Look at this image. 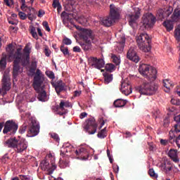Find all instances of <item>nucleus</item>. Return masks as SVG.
I'll return each instance as SVG.
<instances>
[{
	"instance_id": "nucleus-17",
	"label": "nucleus",
	"mask_w": 180,
	"mask_h": 180,
	"mask_svg": "<svg viewBox=\"0 0 180 180\" xmlns=\"http://www.w3.org/2000/svg\"><path fill=\"white\" fill-rule=\"evenodd\" d=\"M174 11V8L171 6H169L165 10L160 9L158 12V19L160 20H162V19H165V18H168L171 13H172V11Z\"/></svg>"
},
{
	"instance_id": "nucleus-7",
	"label": "nucleus",
	"mask_w": 180,
	"mask_h": 180,
	"mask_svg": "<svg viewBox=\"0 0 180 180\" xmlns=\"http://www.w3.org/2000/svg\"><path fill=\"white\" fill-rule=\"evenodd\" d=\"M158 89V86L151 82H143V84L136 88L141 95H154Z\"/></svg>"
},
{
	"instance_id": "nucleus-59",
	"label": "nucleus",
	"mask_w": 180,
	"mask_h": 180,
	"mask_svg": "<svg viewBox=\"0 0 180 180\" xmlns=\"http://www.w3.org/2000/svg\"><path fill=\"white\" fill-rule=\"evenodd\" d=\"M73 51L75 53H81V48L79 46H75L73 47Z\"/></svg>"
},
{
	"instance_id": "nucleus-53",
	"label": "nucleus",
	"mask_w": 180,
	"mask_h": 180,
	"mask_svg": "<svg viewBox=\"0 0 180 180\" xmlns=\"http://www.w3.org/2000/svg\"><path fill=\"white\" fill-rule=\"evenodd\" d=\"M37 69H34L33 68H30V73L31 74V75H34V77H36V74L37 72V70L36 71Z\"/></svg>"
},
{
	"instance_id": "nucleus-39",
	"label": "nucleus",
	"mask_w": 180,
	"mask_h": 180,
	"mask_svg": "<svg viewBox=\"0 0 180 180\" xmlns=\"http://www.w3.org/2000/svg\"><path fill=\"white\" fill-rule=\"evenodd\" d=\"M30 33H31L32 37L37 40V39H39V36L37 35V32H36V27L33 26H30Z\"/></svg>"
},
{
	"instance_id": "nucleus-22",
	"label": "nucleus",
	"mask_w": 180,
	"mask_h": 180,
	"mask_svg": "<svg viewBox=\"0 0 180 180\" xmlns=\"http://www.w3.org/2000/svg\"><path fill=\"white\" fill-rule=\"evenodd\" d=\"M75 153L76 155L81 157L82 160H88V158H89V153H88V150L84 148H79L78 150H75Z\"/></svg>"
},
{
	"instance_id": "nucleus-13",
	"label": "nucleus",
	"mask_w": 180,
	"mask_h": 180,
	"mask_svg": "<svg viewBox=\"0 0 180 180\" xmlns=\"http://www.w3.org/2000/svg\"><path fill=\"white\" fill-rule=\"evenodd\" d=\"M21 4V10L24 12H28L27 18L29 20L32 21L33 19H36V10L34 8L26 6V1Z\"/></svg>"
},
{
	"instance_id": "nucleus-21",
	"label": "nucleus",
	"mask_w": 180,
	"mask_h": 180,
	"mask_svg": "<svg viewBox=\"0 0 180 180\" xmlns=\"http://www.w3.org/2000/svg\"><path fill=\"white\" fill-rule=\"evenodd\" d=\"M121 91L124 95H130V94H131V86H130L129 82L124 81L122 82Z\"/></svg>"
},
{
	"instance_id": "nucleus-11",
	"label": "nucleus",
	"mask_w": 180,
	"mask_h": 180,
	"mask_svg": "<svg viewBox=\"0 0 180 180\" xmlns=\"http://www.w3.org/2000/svg\"><path fill=\"white\" fill-rule=\"evenodd\" d=\"M40 133V124L36 120H31V124L28 129L29 137H34Z\"/></svg>"
},
{
	"instance_id": "nucleus-50",
	"label": "nucleus",
	"mask_w": 180,
	"mask_h": 180,
	"mask_svg": "<svg viewBox=\"0 0 180 180\" xmlns=\"http://www.w3.org/2000/svg\"><path fill=\"white\" fill-rule=\"evenodd\" d=\"M26 129H27V124H22V126H21L19 129V133H20L21 134H23V133L26 131Z\"/></svg>"
},
{
	"instance_id": "nucleus-40",
	"label": "nucleus",
	"mask_w": 180,
	"mask_h": 180,
	"mask_svg": "<svg viewBox=\"0 0 180 180\" xmlns=\"http://www.w3.org/2000/svg\"><path fill=\"white\" fill-rule=\"evenodd\" d=\"M111 58L115 65H119V64H120V56H117L115 54H112Z\"/></svg>"
},
{
	"instance_id": "nucleus-61",
	"label": "nucleus",
	"mask_w": 180,
	"mask_h": 180,
	"mask_svg": "<svg viewBox=\"0 0 180 180\" xmlns=\"http://www.w3.org/2000/svg\"><path fill=\"white\" fill-rule=\"evenodd\" d=\"M100 122H101V125L99 127V129H101L105 125V121L103 120L102 118H100Z\"/></svg>"
},
{
	"instance_id": "nucleus-44",
	"label": "nucleus",
	"mask_w": 180,
	"mask_h": 180,
	"mask_svg": "<svg viewBox=\"0 0 180 180\" xmlns=\"http://www.w3.org/2000/svg\"><path fill=\"white\" fill-rule=\"evenodd\" d=\"M45 74L48 78H50V79H54V78H56V76L54 75V72L53 71L46 70Z\"/></svg>"
},
{
	"instance_id": "nucleus-43",
	"label": "nucleus",
	"mask_w": 180,
	"mask_h": 180,
	"mask_svg": "<svg viewBox=\"0 0 180 180\" xmlns=\"http://www.w3.org/2000/svg\"><path fill=\"white\" fill-rule=\"evenodd\" d=\"M105 70L109 72H112L115 70V65L112 63H108L105 65Z\"/></svg>"
},
{
	"instance_id": "nucleus-3",
	"label": "nucleus",
	"mask_w": 180,
	"mask_h": 180,
	"mask_svg": "<svg viewBox=\"0 0 180 180\" xmlns=\"http://www.w3.org/2000/svg\"><path fill=\"white\" fill-rule=\"evenodd\" d=\"M45 81L44 75L39 69L37 70V73L34 76L32 86L38 94L37 99L41 102H46L47 101V93L43 90V84Z\"/></svg>"
},
{
	"instance_id": "nucleus-42",
	"label": "nucleus",
	"mask_w": 180,
	"mask_h": 180,
	"mask_svg": "<svg viewBox=\"0 0 180 180\" xmlns=\"http://www.w3.org/2000/svg\"><path fill=\"white\" fill-rule=\"evenodd\" d=\"M148 175H150V176H151V178H153L154 179H157L158 178V174L155 173L154 169H150L148 170Z\"/></svg>"
},
{
	"instance_id": "nucleus-47",
	"label": "nucleus",
	"mask_w": 180,
	"mask_h": 180,
	"mask_svg": "<svg viewBox=\"0 0 180 180\" xmlns=\"http://www.w3.org/2000/svg\"><path fill=\"white\" fill-rule=\"evenodd\" d=\"M170 102L172 105H176V106H180V99L177 98H172Z\"/></svg>"
},
{
	"instance_id": "nucleus-64",
	"label": "nucleus",
	"mask_w": 180,
	"mask_h": 180,
	"mask_svg": "<svg viewBox=\"0 0 180 180\" xmlns=\"http://www.w3.org/2000/svg\"><path fill=\"white\" fill-rule=\"evenodd\" d=\"M113 169H114L115 172H119V166H117V165L113 166Z\"/></svg>"
},
{
	"instance_id": "nucleus-55",
	"label": "nucleus",
	"mask_w": 180,
	"mask_h": 180,
	"mask_svg": "<svg viewBox=\"0 0 180 180\" xmlns=\"http://www.w3.org/2000/svg\"><path fill=\"white\" fill-rule=\"evenodd\" d=\"M169 143L168 139H160V144L162 146H168Z\"/></svg>"
},
{
	"instance_id": "nucleus-32",
	"label": "nucleus",
	"mask_w": 180,
	"mask_h": 180,
	"mask_svg": "<svg viewBox=\"0 0 180 180\" xmlns=\"http://www.w3.org/2000/svg\"><path fill=\"white\" fill-rule=\"evenodd\" d=\"M105 84H109L113 81V75L105 72L103 74Z\"/></svg>"
},
{
	"instance_id": "nucleus-38",
	"label": "nucleus",
	"mask_w": 180,
	"mask_h": 180,
	"mask_svg": "<svg viewBox=\"0 0 180 180\" xmlns=\"http://www.w3.org/2000/svg\"><path fill=\"white\" fill-rule=\"evenodd\" d=\"M60 168H67V167H70V161L68 160L65 159H60Z\"/></svg>"
},
{
	"instance_id": "nucleus-24",
	"label": "nucleus",
	"mask_w": 180,
	"mask_h": 180,
	"mask_svg": "<svg viewBox=\"0 0 180 180\" xmlns=\"http://www.w3.org/2000/svg\"><path fill=\"white\" fill-rule=\"evenodd\" d=\"M115 22V21L110 16L105 17L101 20L102 25L107 27H110V26H112V25H113Z\"/></svg>"
},
{
	"instance_id": "nucleus-18",
	"label": "nucleus",
	"mask_w": 180,
	"mask_h": 180,
	"mask_svg": "<svg viewBox=\"0 0 180 180\" xmlns=\"http://www.w3.org/2000/svg\"><path fill=\"white\" fill-rule=\"evenodd\" d=\"M89 60L93 63L91 64L92 67L97 68V70H101V68H103V67H105V60L102 58L98 59V58L91 57Z\"/></svg>"
},
{
	"instance_id": "nucleus-23",
	"label": "nucleus",
	"mask_w": 180,
	"mask_h": 180,
	"mask_svg": "<svg viewBox=\"0 0 180 180\" xmlns=\"http://www.w3.org/2000/svg\"><path fill=\"white\" fill-rule=\"evenodd\" d=\"M79 44L84 51H89V50L92 49V42L91 41V39L83 40V41L79 42Z\"/></svg>"
},
{
	"instance_id": "nucleus-49",
	"label": "nucleus",
	"mask_w": 180,
	"mask_h": 180,
	"mask_svg": "<svg viewBox=\"0 0 180 180\" xmlns=\"http://www.w3.org/2000/svg\"><path fill=\"white\" fill-rule=\"evenodd\" d=\"M63 44H65V46H70L72 44V41H71V39H70L69 38L65 37L63 39Z\"/></svg>"
},
{
	"instance_id": "nucleus-62",
	"label": "nucleus",
	"mask_w": 180,
	"mask_h": 180,
	"mask_svg": "<svg viewBox=\"0 0 180 180\" xmlns=\"http://www.w3.org/2000/svg\"><path fill=\"white\" fill-rule=\"evenodd\" d=\"M88 114L86 112H82L79 115L80 119H84V117H86Z\"/></svg>"
},
{
	"instance_id": "nucleus-37",
	"label": "nucleus",
	"mask_w": 180,
	"mask_h": 180,
	"mask_svg": "<svg viewBox=\"0 0 180 180\" xmlns=\"http://www.w3.org/2000/svg\"><path fill=\"white\" fill-rule=\"evenodd\" d=\"M60 51L63 53V56H70V51H68V47L65 46L64 44H62L60 47Z\"/></svg>"
},
{
	"instance_id": "nucleus-15",
	"label": "nucleus",
	"mask_w": 180,
	"mask_h": 180,
	"mask_svg": "<svg viewBox=\"0 0 180 180\" xmlns=\"http://www.w3.org/2000/svg\"><path fill=\"white\" fill-rule=\"evenodd\" d=\"M140 18V8H135L134 13L129 15V23L131 27H136L137 26V19Z\"/></svg>"
},
{
	"instance_id": "nucleus-26",
	"label": "nucleus",
	"mask_w": 180,
	"mask_h": 180,
	"mask_svg": "<svg viewBox=\"0 0 180 180\" xmlns=\"http://www.w3.org/2000/svg\"><path fill=\"white\" fill-rule=\"evenodd\" d=\"M72 151V146L70 143H67L63 146V149L60 150V155L64 157L65 155V153H71Z\"/></svg>"
},
{
	"instance_id": "nucleus-31",
	"label": "nucleus",
	"mask_w": 180,
	"mask_h": 180,
	"mask_svg": "<svg viewBox=\"0 0 180 180\" xmlns=\"http://www.w3.org/2000/svg\"><path fill=\"white\" fill-rule=\"evenodd\" d=\"M163 26L167 29V32H171L174 29V21L166 20L163 22Z\"/></svg>"
},
{
	"instance_id": "nucleus-56",
	"label": "nucleus",
	"mask_w": 180,
	"mask_h": 180,
	"mask_svg": "<svg viewBox=\"0 0 180 180\" xmlns=\"http://www.w3.org/2000/svg\"><path fill=\"white\" fill-rule=\"evenodd\" d=\"M31 68H34L35 70H37V62L36 60H34L31 63Z\"/></svg>"
},
{
	"instance_id": "nucleus-29",
	"label": "nucleus",
	"mask_w": 180,
	"mask_h": 180,
	"mask_svg": "<svg viewBox=\"0 0 180 180\" xmlns=\"http://www.w3.org/2000/svg\"><path fill=\"white\" fill-rule=\"evenodd\" d=\"M126 103H127V101L123 100V99H117L114 101V106L115 108H123V106L126 105Z\"/></svg>"
},
{
	"instance_id": "nucleus-2",
	"label": "nucleus",
	"mask_w": 180,
	"mask_h": 180,
	"mask_svg": "<svg viewBox=\"0 0 180 180\" xmlns=\"http://www.w3.org/2000/svg\"><path fill=\"white\" fill-rule=\"evenodd\" d=\"M179 152L178 150L171 148L167 152V157L169 158V160L167 159L165 162L162 165V168L163 172L167 175V176H170V178H174L175 174V169H174V164H179Z\"/></svg>"
},
{
	"instance_id": "nucleus-30",
	"label": "nucleus",
	"mask_w": 180,
	"mask_h": 180,
	"mask_svg": "<svg viewBox=\"0 0 180 180\" xmlns=\"http://www.w3.org/2000/svg\"><path fill=\"white\" fill-rule=\"evenodd\" d=\"M2 58L0 60V68H1V70H5V68H6V58H8V57H9L8 56V52H7V55L5 53L2 54Z\"/></svg>"
},
{
	"instance_id": "nucleus-33",
	"label": "nucleus",
	"mask_w": 180,
	"mask_h": 180,
	"mask_svg": "<svg viewBox=\"0 0 180 180\" xmlns=\"http://www.w3.org/2000/svg\"><path fill=\"white\" fill-rule=\"evenodd\" d=\"M169 139L167 141L170 143V144H174L176 142V138H175V133H174V129H172L169 132Z\"/></svg>"
},
{
	"instance_id": "nucleus-60",
	"label": "nucleus",
	"mask_w": 180,
	"mask_h": 180,
	"mask_svg": "<svg viewBox=\"0 0 180 180\" xmlns=\"http://www.w3.org/2000/svg\"><path fill=\"white\" fill-rule=\"evenodd\" d=\"M44 54L46 57H50V51H49V48L44 49Z\"/></svg>"
},
{
	"instance_id": "nucleus-28",
	"label": "nucleus",
	"mask_w": 180,
	"mask_h": 180,
	"mask_svg": "<svg viewBox=\"0 0 180 180\" xmlns=\"http://www.w3.org/2000/svg\"><path fill=\"white\" fill-rule=\"evenodd\" d=\"M70 106H71V104H70V102L61 100L59 105H56V110H58L60 109L62 110H64V108H70Z\"/></svg>"
},
{
	"instance_id": "nucleus-14",
	"label": "nucleus",
	"mask_w": 180,
	"mask_h": 180,
	"mask_svg": "<svg viewBox=\"0 0 180 180\" xmlns=\"http://www.w3.org/2000/svg\"><path fill=\"white\" fill-rule=\"evenodd\" d=\"M127 58L128 60L133 61L134 63H139L140 61V56L137 54V51H136V48L131 47L127 53Z\"/></svg>"
},
{
	"instance_id": "nucleus-4",
	"label": "nucleus",
	"mask_w": 180,
	"mask_h": 180,
	"mask_svg": "<svg viewBox=\"0 0 180 180\" xmlns=\"http://www.w3.org/2000/svg\"><path fill=\"white\" fill-rule=\"evenodd\" d=\"M4 146L8 148H13L15 153L19 154L27 150V141L25 139L18 140L15 137L8 139L4 142Z\"/></svg>"
},
{
	"instance_id": "nucleus-41",
	"label": "nucleus",
	"mask_w": 180,
	"mask_h": 180,
	"mask_svg": "<svg viewBox=\"0 0 180 180\" xmlns=\"http://www.w3.org/2000/svg\"><path fill=\"white\" fill-rule=\"evenodd\" d=\"M163 85H164L165 88H166V89L167 90V91L165 90L166 92H169L171 86H172V84H171V83H169V80H168V79L163 81Z\"/></svg>"
},
{
	"instance_id": "nucleus-20",
	"label": "nucleus",
	"mask_w": 180,
	"mask_h": 180,
	"mask_svg": "<svg viewBox=\"0 0 180 180\" xmlns=\"http://www.w3.org/2000/svg\"><path fill=\"white\" fill-rule=\"evenodd\" d=\"M1 82L4 91H9L11 89V78L8 73L4 72Z\"/></svg>"
},
{
	"instance_id": "nucleus-58",
	"label": "nucleus",
	"mask_w": 180,
	"mask_h": 180,
	"mask_svg": "<svg viewBox=\"0 0 180 180\" xmlns=\"http://www.w3.org/2000/svg\"><path fill=\"white\" fill-rule=\"evenodd\" d=\"M174 122H176L177 124H180V114L175 115L174 117Z\"/></svg>"
},
{
	"instance_id": "nucleus-6",
	"label": "nucleus",
	"mask_w": 180,
	"mask_h": 180,
	"mask_svg": "<svg viewBox=\"0 0 180 180\" xmlns=\"http://www.w3.org/2000/svg\"><path fill=\"white\" fill-rule=\"evenodd\" d=\"M139 48L144 53H149L151 51V38L147 33H141L137 39Z\"/></svg>"
},
{
	"instance_id": "nucleus-34",
	"label": "nucleus",
	"mask_w": 180,
	"mask_h": 180,
	"mask_svg": "<svg viewBox=\"0 0 180 180\" xmlns=\"http://www.w3.org/2000/svg\"><path fill=\"white\" fill-rule=\"evenodd\" d=\"M50 163L47 160H42L40 163V167L43 171L50 169Z\"/></svg>"
},
{
	"instance_id": "nucleus-25",
	"label": "nucleus",
	"mask_w": 180,
	"mask_h": 180,
	"mask_svg": "<svg viewBox=\"0 0 180 180\" xmlns=\"http://www.w3.org/2000/svg\"><path fill=\"white\" fill-rule=\"evenodd\" d=\"M119 42H120V46H118L116 50L117 51H118V53H122L124 49V44L126 43V37H124V36L122 35L120 38Z\"/></svg>"
},
{
	"instance_id": "nucleus-45",
	"label": "nucleus",
	"mask_w": 180,
	"mask_h": 180,
	"mask_svg": "<svg viewBox=\"0 0 180 180\" xmlns=\"http://www.w3.org/2000/svg\"><path fill=\"white\" fill-rule=\"evenodd\" d=\"M169 123H171L169 117H165L163 120V127H169Z\"/></svg>"
},
{
	"instance_id": "nucleus-1",
	"label": "nucleus",
	"mask_w": 180,
	"mask_h": 180,
	"mask_svg": "<svg viewBox=\"0 0 180 180\" xmlns=\"http://www.w3.org/2000/svg\"><path fill=\"white\" fill-rule=\"evenodd\" d=\"M6 51L8 52V58H14L13 65V76L18 77V74H19V70H20V64L22 67H26V65H29L30 63V52L32 51V48L30 45L26 44L24 49L18 48L16 51L12 46V44H8L6 48Z\"/></svg>"
},
{
	"instance_id": "nucleus-54",
	"label": "nucleus",
	"mask_w": 180,
	"mask_h": 180,
	"mask_svg": "<svg viewBox=\"0 0 180 180\" xmlns=\"http://www.w3.org/2000/svg\"><path fill=\"white\" fill-rule=\"evenodd\" d=\"M4 3L7 6H12L13 5V0H4Z\"/></svg>"
},
{
	"instance_id": "nucleus-46",
	"label": "nucleus",
	"mask_w": 180,
	"mask_h": 180,
	"mask_svg": "<svg viewBox=\"0 0 180 180\" xmlns=\"http://www.w3.org/2000/svg\"><path fill=\"white\" fill-rule=\"evenodd\" d=\"M53 7L58 8V12H60V9H61V4H60V1L58 0H53Z\"/></svg>"
},
{
	"instance_id": "nucleus-5",
	"label": "nucleus",
	"mask_w": 180,
	"mask_h": 180,
	"mask_svg": "<svg viewBox=\"0 0 180 180\" xmlns=\"http://www.w3.org/2000/svg\"><path fill=\"white\" fill-rule=\"evenodd\" d=\"M139 71L150 82H153V81L157 79V69L151 67L150 65H141L139 68Z\"/></svg>"
},
{
	"instance_id": "nucleus-16",
	"label": "nucleus",
	"mask_w": 180,
	"mask_h": 180,
	"mask_svg": "<svg viewBox=\"0 0 180 180\" xmlns=\"http://www.w3.org/2000/svg\"><path fill=\"white\" fill-rule=\"evenodd\" d=\"M110 18H111L115 22L120 18V8L116 7L113 4L110 5Z\"/></svg>"
},
{
	"instance_id": "nucleus-48",
	"label": "nucleus",
	"mask_w": 180,
	"mask_h": 180,
	"mask_svg": "<svg viewBox=\"0 0 180 180\" xmlns=\"http://www.w3.org/2000/svg\"><path fill=\"white\" fill-rule=\"evenodd\" d=\"M173 130V133H180V124H176L174 126V128L172 129Z\"/></svg>"
},
{
	"instance_id": "nucleus-8",
	"label": "nucleus",
	"mask_w": 180,
	"mask_h": 180,
	"mask_svg": "<svg viewBox=\"0 0 180 180\" xmlns=\"http://www.w3.org/2000/svg\"><path fill=\"white\" fill-rule=\"evenodd\" d=\"M18 129H19V125L13 120H7L6 122H4L3 134L15 136L16 131H18Z\"/></svg>"
},
{
	"instance_id": "nucleus-35",
	"label": "nucleus",
	"mask_w": 180,
	"mask_h": 180,
	"mask_svg": "<svg viewBox=\"0 0 180 180\" xmlns=\"http://www.w3.org/2000/svg\"><path fill=\"white\" fill-rule=\"evenodd\" d=\"M77 22L82 25L83 26H86V23H88V18H85V16L82 15L80 17H78Z\"/></svg>"
},
{
	"instance_id": "nucleus-36",
	"label": "nucleus",
	"mask_w": 180,
	"mask_h": 180,
	"mask_svg": "<svg viewBox=\"0 0 180 180\" xmlns=\"http://www.w3.org/2000/svg\"><path fill=\"white\" fill-rule=\"evenodd\" d=\"M107 136L108 133L106 132V127L98 131L97 134V137H98V139H105Z\"/></svg>"
},
{
	"instance_id": "nucleus-12",
	"label": "nucleus",
	"mask_w": 180,
	"mask_h": 180,
	"mask_svg": "<svg viewBox=\"0 0 180 180\" xmlns=\"http://www.w3.org/2000/svg\"><path fill=\"white\" fill-rule=\"evenodd\" d=\"M79 36L81 40H92L93 43H95V35L90 29L81 28Z\"/></svg>"
},
{
	"instance_id": "nucleus-19",
	"label": "nucleus",
	"mask_w": 180,
	"mask_h": 180,
	"mask_svg": "<svg viewBox=\"0 0 180 180\" xmlns=\"http://www.w3.org/2000/svg\"><path fill=\"white\" fill-rule=\"evenodd\" d=\"M51 85L55 88L56 92L58 95H60L63 91L65 90V84L63 82V80H58L56 82H51Z\"/></svg>"
},
{
	"instance_id": "nucleus-9",
	"label": "nucleus",
	"mask_w": 180,
	"mask_h": 180,
	"mask_svg": "<svg viewBox=\"0 0 180 180\" xmlns=\"http://www.w3.org/2000/svg\"><path fill=\"white\" fill-rule=\"evenodd\" d=\"M86 123L84 127L85 131H87L89 134H95L98 129V123H96L95 118H89L86 121Z\"/></svg>"
},
{
	"instance_id": "nucleus-52",
	"label": "nucleus",
	"mask_w": 180,
	"mask_h": 180,
	"mask_svg": "<svg viewBox=\"0 0 180 180\" xmlns=\"http://www.w3.org/2000/svg\"><path fill=\"white\" fill-rule=\"evenodd\" d=\"M18 16H20V18L22 20H25V19L27 18V15H26V13L22 12V11H20L18 13Z\"/></svg>"
},
{
	"instance_id": "nucleus-10",
	"label": "nucleus",
	"mask_w": 180,
	"mask_h": 180,
	"mask_svg": "<svg viewBox=\"0 0 180 180\" xmlns=\"http://www.w3.org/2000/svg\"><path fill=\"white\" fill-rule=\"evenodd\" d=\"M142 19V26L145 29H151L155 23V17L153 15V13H146L143 16Z\"/></svg>"
},
{
	"instance_id": "nucleus-57",
	"label": "nucleus",
	"mask_w": 180,
	"mask_h": 180,
	"mask_svg": "<svg viewBox=\"0 0 180 180\" xmlns=\"http://www.w3.org/2000/svg\"><path fill=\"white\" fill-rule=\"evenodd\" d=\"M148 148H149L150 151H153L154 150L155 146H154V143L153 142L148 143Z\"/></svg>"
},
{
	"instance_id": "nucleus-51",
	"label": "nucleus",
	"mask_w": 180,
	"mask_h": 180,
	"mask_svg": "<svg viewBox=\"0 0 180 180\" xmlns=\"http://www.w3.org/2000/svg\"><path fill=\"white\" fill-rule=\"evenodd\" d=\"M51 139H53V140L57 141L58 143L60 141V136H58V134H57L56 133L51 134Z\"/></svg>"
},
{
	"instance_id": "nucleus-27",
	"label": "nucleus",
	"mask_w": 180,
	"mask_h": 180,
	"mask_svg": "<svg viewBox=\"0 0 180 180\" xmlns=\"http://www.w3.org/2000/svg\"><path fill=\"white\" fill-rule=\"evenodd\" d=\"M172 22H179L180 20V8H177L174 10L172 15Z\"/></svg>"
},
{
	"instance_id": "nucleus-63",
	"label": "nucleus",
	"mask_w": 180,
	"mask_h": 180,
	"mask_svg": "<svg viewBox=\"0 0 180 180\" xmlns=\"http://www.w3.org/2000/svg\"><path fill=\"white\" fill-rule=\"evenodd\" d=\"M44 11L39 10L38 12V18H41L44 15Z\"/></svg>"
}]
</instances>
